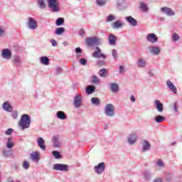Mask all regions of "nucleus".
I'll use <instances>...</instances> for the list:
<instances>
[{"label":"nucleus","instance_id":"nucleus-1","mask_svg":"<svg viewBox=\"0 0 182 182\" xmlns=\"http://www.w3.org/2000/svg\"><path fill=\"white\" fill-rule=\"evenodd\" d=\"M18 126L21 127L22 130L28 129L29 126H31V117L26 114L21 115V119L18 122Z\"/></svg>","mask_w":182,"mask_h":182},{"label":"nucleus","instance_id":"nucleus-2","mask_svg":"<svg viewBox=\"0 0 182 182\" xmlns=\"http://www.w3.org/2000/svg\"><path fill=\"white\" fill-rule=\"evenodd\" d=\"M48 4V8H50L51 12H59L60 9L59 8V1L58 0H47Z\"/></svg>","mask_w":182,"mask_h":182},{"label":"nucleus","instance_id":"nucleus-3","mask_svg":"<svg viewBox=\"0 0 182 182\" xmlns=\"http://www.w3.org/2000/svg\"><path fill=\"white\" fill-rule=\"evenodd\" d=\"M27 25L28 28L31 29L32 31H35V29H37L38 28V23H36V21H35V19H33L32 17L28 18Z\"/></svg>","mask_w":182,"mask_h":182},{"label":"nucleus","instance_id":"nucleus-4","mask_svg":"<svg viewBox=\"0 0 182 182\" xmlns=\"http://www.w3.org/2000/svg\"><path fill=\"white\" fill-rule=\"evenodd\" d=\"M105 114L107 116H114V106L112 104H108L105 107Z\"/></svg>","mask_w":182,"mask_h":182},{"label":"nucleus","instance_id":"nucleus-5","mask_svg":"<svg viewBox=\"0 0 182 182\" xmlns=\"http://www.w3.org/2000/svg\"><path fill=\"white\" fill-rule=\"evenodd\" d=\"M106 168V165L105 162H101L98 165L95 166V171L97 174H102L105 169Z\"/></svg>","mask_w":182,"mask_h":182},{"label":"nucleus","instance_id":"nucleus-6","mask_svg":"<svg viewBox=\"0 0 182 182\" xmlns=\"http://www.w3.org/2000/svg\"><path fill=\"white\" fill-rule=\"evenodd\" d=\"M53 169L59 171H68V166L66 164H56L53 165Z\"/></svg>","mask_w":182,"mask_h":182},{"label":"nucleus","instance_id":"nucleus-7","mask_svg":"<svg viewBox=\"0 0 182 182\" xmlns=\"http://www.w3.org/2000/svg\"><path fill=\"white\" fill-rule=\"evenodd\" d=\"M92 56L97 59H100V58L106 59V55L101 53V50L99 47L96 48V50L92 53Z\"/></svg>","mask_w":182,"mask_h":182},{"label":"nucleus","instance_id":"nucleus-8","mask_svg":"<svg viewBox=\"0 0 182 182\" xmlns=\"http://www.w3.org/2000/svg\"><path fill=\"white\" fill-rule=\"evenodd\" d=\"M146 41L151 43H156L159 42V38L154 33H149L146 36Z\"/></svg>","mask_w":182,"mask_h":182},{"label":"nucleus","instance_id":"nucleus-9","mask_svg":"<svg viewBox=\"0 0 182 182\" xmlns=\"http://www.w3.org/2000/svg\"><path fill=\"white\" fill-rule=\"evenodd\" d=\"M1 55L4 59L9 60L12 58V52L8 48H4L2 50Z\"/></svg>","mask_w":182,"mask_h":182},{"label":"nucleus","instance_id":"nucleus-10","mask_svg":"<svg viewBox=\"0 0 182 182\" xmlns=\"http://www.w3.org/2000/svg\"><path fill=\"white\" fill-rule=\"evenodd\" d=\"M74 106L77 109L82 106V96L76 95L74 100Z\"/></svg>","mask_w":182,"mask_h":182},{"label":"nucleus","instance_id":"nucleus-11","mask_svg":"<svg viewBox=\"0 0 182 182\" xmlns=\"http://www.w3.org/2000/svg\"><path fill=\"white\" fill-rule=\"evenodd\" d=\"M98 39L96 37H92V38H88L86 39L85 41V43L86 45H87L88 46H92V45L98 42Z\"/></svg>","mask_w":182,"mask_h":182},{"label":"nucleus","instance_id":"nucleus-12","mask_svg":"<svg viewBox=\"0 0 182 182\" xmlns=\"http://www.w3.org/2000/svg\"><path fill=\"white\" fill-rule=\"evenodd\" d=\"M161 12H164L165 15H168V16H173L174 15V12L171 9L168 7H164L161 9Z\"/></svg>","mask_w":182,"mask_h":182},{"label":"nucleus","instance_id":"nucleus-13","mask_svg":"<svg viewBox=\"0 0 182 182\" xmlns=\"http://www.w3.org/2000/svg\"><path fill=\"white\" fill-rule=\"evenodd\" d=\"M37 143H38V145L41 148V150H43V151L46 150V146H45V140L43 139L42 137H39L37 139Z\"/></svg>","mask_w":182,"mask_h":182},{"label":"nucleus","instance_id":"nucleus-14","mask_svg":"<svg viewBox=\"0 0 182 182\" xmlns=\"http://www.w3.org/2000/svg\"><path fill=\"white\" fill-rule=\"evenodd\" d=\"M166 85L168 86V87L170 89V90H171V92H173V93H177V88L176 87V86H174V84H173V82L170 80H168L166 82Z\"/></svg>","mask_w":182,"mask_h":182},{"label":"nucleus","instance_id":"nucleus-15","mask_svg":"<svg viewBox=\"0 0 182 182\" xmlns=\"http://www.w3.org/2000/svg\"><path fill=\"white\" fill-rule=\"evenodd\" d=\"M108 41L109 45H116V41H117V38L116 36L110 33L108 36Z\"/></svg>","mask_w":182,"mask_h":182},{"label":"nucleus","instance_id":"nucleus-16","mask_svg":"<svg viewBox=\"0 0 182 182\" xmlns=\"http://www.w3.org/2000/svg\"><path fill=\"white\" fill-rule=\"evenodd\" d=\"M126 20L127 21V22H129V23H130V25H132V26H137V21L133 18V17L130 16H127L126 18Z\"/></svg>","mask_w":182,"mask_h":182},{"label":"nucleus","instance_id":"nucleus-17","mask_svg":"<svg viewBox=\"0 0 182 182\" xmlns=\"http://www.w3.org/2000/svg\"><path fill=\"white\" fill-rule=\"evenodd\" d=\"M123 26V23L121 21H117L112 23L113 29H119Z\"/></svg>","mask_w":182,"mask_h":182},{"label":"nucleus","instance_id":"nucleus-18","mask_svg":"<svg viewBox=\"0 0 182 182\" xmlns=\"http://www.w3.org/2000/svg\"><path fill=\"white\" fill-rule=\"evenodd\" d=\"M136 139H137V136H136L135 134H132L128 138V143L129 144H134V143H136Z\"/></svg>","mask_w":182,"mask_h":182},{"label":"nucleus","instance_id":"nucleus-19","mask_svg":"<svg viewBox=\"0 0 182 182\" xmlns=\"http://www.w3.org/2000/svg\"><path fill=\"white\" fill-rule=\"evenodd\" d=\"M150 52L151 53H152L153 55H159L161 50H160V48L157 47V46H153L150 48Z\"/></svg>","mask_w":182,"mask_h":182},{"label":"nucleus","instance_id":"nucleus-20","mask_svg":"<svg viewBox=\"0 0 182 182\" xmlns=\"http://www.w3.org/2000/svg\"><path fill=\"white\" fill-rule=\"evenodd\" d=\"M3 109L6 112H12V106L10 105L9 102H5L3 104Z\"/></svg>","mask_w":182,"mask_h":182},{"label":"nucleus","instance_id":"nucleus-21","mask_svg":"<svg viewBox=\"0 0 182 182\" xmlns=\"http://www.w3.org/2000/svg\"><path fill=\"white\" fill-rule=\"evenodd\" d=\"M156 109L159 112H163V104L160 102V100H155L154 102Z\"/></svg>","mask_w":182,"mask_h":182},{"label":"nucleus","instance_id":"nucleus-22","mask_svg":"<svg viewBox=\"0 0 182 182\" xmlns=\"http://www.w3.org/2000/svg\"><path fill=\"white\" fill-rule=\"evenodd\" d=\"M108 70L106 68H102L101 70H100L99 71V75L100 76H101V77H106V76L107 75L108 73Z\"/></svg>","mask_w":182,"mask_h":182},{"label":"nucleus","instance_id":"nucleus-23","mask_svg":"<svg viewBox=\"0 0 182 182\" xmlns=\"http://www.w3.org/2000/svg\"><path fill=\"white\" fill-rule=\"evenodd\" d=\"M57 117H58V119H60V120H65L66 119V114H65V112L63 111H58L57 112Z\"/></svg>","mask_w":182,"mask_h":182},{"label":"nucleus","instance_id":"nucleus-24","mask_svg":"<svg viewBox=\"0 0 182 182\" xmlns=\"http://www.w3.org/2000/svg\"><path fill=\"white\" fill-rule=\"evenodd\" d=\"M15 146V143L12 141V138H8V141L6 143V148L7 149H12Z\"/></svg>","mask_w":182,"mask_h":182},{"label":"nucleus","instance_id":"nucleus-25","mask_svg":"<svg viewBox=\"0 0 182 182\" xmlns=\"http://www.w3.org/2000/svg\"><path fill=\"white\" fill-rule=\"evenodd\" d=\"M166 120V117L161 115H158L155 117V122L156 123H163Z\"/></svg>","mask_w":182,"mask_h":182},{"label":"nucleus","instance_id":"nucleus-26","mask_svg":"<svg viewBox=\"0 0 182 182\" xmlns=\"http://www.w3.org/2000/svg\"><path fill=\"white\" fill-rule=\"evenodd\" d=\"M14 153V150L10 149V150H4L3 151V156H4V157H11V156H12Z\"/></svg>","mask_w":182,"mask_h":182},{"label":"nucleus","instance_id":"nucleus-27","mask_svg":"<svg viewBox=\"0 0 182 182\" xmlns=\"http://www.w3.org/2000/svg\"><path fill=\"white\" fill-rule=\"evenodd\" d=\"M150 143H149L147 141H144V145H143V151H147V150H150Z\"/></svg>","mask_w":182,"mask_h":182},{"label":"nucleus","instance_id":"nucleus-28","mask_svg":"<svg viewBox=\"0 0 182 182\" xmlns=\"http://www.w3.org/2000/svg\"><path fill=\"white\" fill-rule=\"evenodd\" d=\"M96 87H93V86H88L86 88V93L87 95H92V93H93V92H95Z\"/></svg>","mask_w":182,"mask_h":182},{"label":"nucleus","instance_id":"nucleus-29","mask_svg":"<svg viewBox=\"0 0 182 182\" xmlns=\"http://www.w3.org/2000/svg\"><path fill=\"white\" fill-rule=\"evenodd\" d=\"M65 23V18H58L55 21V25L57 26H62Z\"/></svg>","mask_w":182,"mask_h":182},{"label":"nucleus","instance_id":"nucleus-30","mask_svg":"<svg viewBox=\"0 0 182 182\" xmlns=\"http://www.w3.org/2000/svg\"><path fill=\"white\" fill-rule=\"evenodd\" d=\"M31 156L34 161H39V152H33Z\"/></svg>","mask_w":182,"mask_h":182},{"label":"nucleus","instance_id":"nucleus-31","mask_svg":"<svg viewBox=\"0 0 182 182\" xmlns=\"http://www.w3.org/2000/svg\"><path fill=\"white\" fill-rule=\"evenodd\" d=\"M41 63H43V65H49V58H48L46 56L41 57Z\"/></svg>","mask_w":182,"mask_h":182},{"label":"nucleus","instance_id":"nucleus-32","mask_svg":"<svg viewBox=\"0 0 182 182\" xmlns=\"http://www.w3.org/2000/svg\"><path fill=\"white\" fill-rule=\"evenodd\" d=\"M91 82L92 83H93V85H99V83H100V80H99V77H97V76L92 75Z\"/></svg>","mask_w":182,"mask_h":182},{"label":"nucleus","instance_id":"nucleus-33","mask_svg":"<svg viewBox=\"0 0 182 182\" xmlns=\"http://www.w3.org/2000/svg\"><path fill=\"white\" fill-rule=\"evenodd\" d=\"M140 9H141L142 12H147V11H149L147 5L143 2L140 3Z\"/></svg>","mask_w":182,"mask_h":182},{"label":"nucleus","instance_id":"nucleus-34","mask_svg":"<svg viewBox=\"0 0 182 182\" xmlns=\"http://www.w3.org/2000/svg\"><path fill=\"white\" fill-rule=\"evenodd\" d=\"M62 33H65V28L60 27L55 29V35H62Z\"/></svg>","mask_w":182,"mask_h":182},{"label":"nucleus","instance_id":"nucleus-35","mask_svg":"<svg viewBox=\"0 0 182 182\" xmlns=\"http://www.w3.org/2000/svg\"><path fill=\"white\" fill-rule=\"evenodd\" d=\"M137 65L139 68H144V66H146V60L139 59L138 60Z\"/></svg>","mask_w":182,"mask_h":182},{"label":"nucleus","instance_id":"nucleus-36","mask_svg":"<svg viewBox=\"0 0 182 182\" xmlns=\"http://www.w3.org/2000/svg\"><path fill=\"white\" fill-rule=\"evenodd\" d=\"M110 87L112 92H117L119 90V85L116 83H112Z\"/></svg>","mask_w":182,"mask_h":182},{"label":"nucleus","instance_id":"nucleus-37","mask_svg":"<svg viewBox=\"0 0 182 182\" xmlns=\"http://www.w3.org/2000/svg\"><path fill=\"white\" fill-rule=\"evenodd\" d=\"M91 102L93 105H96V106H98V105H100V100H99V98L92 97L91 99Z\"/></svg>","mask_w":182,"mask_h":182},{"label":"nucleus","instance_id":"nucleus-38","mask_svg":"<svg viewBox=\"0 0 182 182\" xmlns=\"http://www.w3.org/2000/svg\"><path fill=\"white\" fill-rule=\"evenodd\" d=\"M114 19H116V17L114 16V15H113V14H109V15L107 17V22H113V21H114Z\"/></svg>","mask_w":182,"mask_h":182},{"label":"nucleus","instance_id":"nucleus-39","mask_svg":"<svg viewBox=\"0 0 182 182\" xmlns=\"http://www.w3.org/2000/svg\"><path fill=\"white\" fill-rule=\"evenodd\" d=\"M38 5L41 9L46 8V5L45 4V1L38 0Z\"/></svg>","mask_w":182,"mask_h":182},{"label":"nucleus","instance_id":"nucleus-40","mask_svg":"<svg viewBox=\"0 0 182 182\" xmlns=\"http://www.w3.org/2000/svg\"><path fill=\"white\" fill-rule=\"evenodd\" d=\"M13 62L14 63H15V65H21V58L18 56L14 57L13 59Z\"/></svg>","mask_w":182,"mask_h":182},{"label":"nucleus","instance_id":"nucleus-41","mask_svg":"<svg viewBox=\"0 0 182 182\" xmlns=\"http://www.w3.org/2000/svg\"><path fill=\"white\" fill-rule=\"evenodd\" d=\"M178 39H180V36H178V34L176 33H173L172 36V41L173 42H177V41H178Z\"/></svg>","mask_w":182,"mask_h":182},{"label":"nucleus","instance_id":"nucleus-42","mask_svg":"<svg viewBox=\"0 0 182 182\" xmlns=\"http://www.w3.org/2000/svg\"><path fill=\"white\" fill-rule=\"evenodd\" d=\"M23 167L25 168V170H28L29 167H31V164H29V162L28 161H24L23 163Z\"/></svg>","mask_w":182,"mask_h":182},{"label":"nucleus","instance_id":"nucleus-43","mask_svg":"<svg viewBox=\"0 0 182 182\" xmlns=\"http://www.w3.org/2000/svg\"><path fill=\"white\" fill-rule=\"evenodd\" d=\"M52 154L55 159H60V154L58 151H53Z\"/></svg>","mask_w":182,"mask_h":182},{"label":"nucleus","instance_id":"nucleus-44","mask_svg":"<svg viewBox=\"0 0 182 182\" xmlns=\"http://www.w3.org/2000/svg\"><path fill=\"white\" fill-rule=\"evenodd\" d=\"M14 133V129L12 128H9L6 130V132H5V134H7L8 136H11V134Z\"/></svg>","mask_w":182,"mask_h":182},{"label":"nucleus","instance_id":"nucleus-45","mask_svg":"<svg viewBox=\"0 0 182 182\" xmlns=\"http://www.w3.org/2000/svg\"><path fill=\"white\" fill-rule=\"evenodd\" d=\"M97 4L100 6H102V5H105V4H106V1H104V0H97Z\"/></svg>","mask_w":182,"mask_h":182},{"label":"nucleus","instance_id":"nucleus-46","mask_svg":"<svg viewBox=\"0 0 182 182\" xmlns=\"http://www.w3.org/2000/svg\"><path fill=\"white\" fill-rule=\"evenodd\" d=\"M112 55L114 59H117V51L115 49L112 50Z\"/></svg>","mask_w":182,"mask_h":182},{"label":"nucleus","instance_id":"nucleus-47","mask_svg":"<svg viewBox=\"0 0 182 182\" xmlns=\"http://www.w3.org/2000/svg\"><path fill=\"white\" fill-rule=\"evenodd\" d=\"M80 63L81 65H87V60L86 59H85V58L80 59Z\"/></svg>","mask_w":182,"mask_h":182},{"label":"nucleus","instance_id":"nucleus-48","mask_svg":"<svg viewBox=\"0 0 182 182\" xmlns=\"http://www.w3.org/2000/svg\"><path fill=\"white\" fill-rule=\"evenodd\" d=\"M157 164L159 167H164V164L163 163V161L161 159H159Z\"/></svg>","mask_w":182,"mask_h":182},{"label":"nucleus","instance_id":"nucleus-49","mask_svg":"<svg viewBox=\"0 0 182 182\" xmlns=\"http://www.w3.org/2000/svg\"><path fill=\"white\" fill-rule=\"evenodd\" d=\"M12 117L13 119H18V112L14 111L12 112Z\"/></svg>","mask_w":182,"mask_h":182},{"label":"nucleus","instance_id":"nucleus-50","mask_svg":"<svg viewBox=\"0 0 182 182\" xmlns=\"http://www.w3.org/2000/svg\"><path fill=\"white\" fill-rule=\"evenodd\" d=\"M50 42L53 46H58V42H56L55 39H52Z\"/></svg>","mask_w":182,"mask_h":182},{"label":"nucleus","instance_id":"nucleus-51","mask_svg":"<svg viewBox=\"0 0 182 182\" xmlns=\"http://www.w3.org/2000/svg\"><path fill=\"white\" fill-rule=\"evenodd\" d=\"M75 52H76V53H82V48H79V47L76 48Z\"/></svg>","mask_w":182,"mask_h":182},{"label":"nucleus","instance_id":"nucleus-52","mask_svg":"<svg viewBox=\"0 0 182 182\" xmlns=\"http://www.w3.org/2000/svg\"><path fill=\"white\" fill-rule=\"evenodd\" d=\"M119 73H124V68L122 65L119 66Z\"/></svg>","mask_w":182,"mask_h":182},{"label":"nucleus","instance_id":"nucleus-53","mask_svg":"<svg viewBox=\"0 0 182 182\" xmlns=\"http://www.w3.org/2000/svg\"><path fill=\"white\" fill-rule=\"evenodd\" d=\"M4 33H5V30H4V28H2V27H0V36H2V35H4Z\"/></svg>","mask_w":182,"mask_h":182},{"label":"nucleus","instance_id":"nucleus-54","mask_svg":"<svg viewBox=\"0 0 182 182\" xmlns=\"http://www.w3.org/2000/svg\"><path fill=\"white\" fill-rule=\"evenodd\" d=\"M173 110L174 112H178V110L177 109V102L173 103Z\"/></svg>","mask_w":182,"mask_h":182},{"label":"nucleus","instance_id":"nucleus-55","mask_svg":"<svg viewBox=\"0 0 182 182\" xmlns=\"http://www.w3.org/2000/svg\"><path fill=\"white\" fill-rule=\"evenodd\" d=\"M154 182H163V180L161 179V178H157L154 179Z\"/></svg>","mask_w":182,"mask_h":182},{"label":"nucleus","instance_id":"nucleus-56","mask_svg":"<svg viewBox=\"0 0 182 182\" xmlns=\"http://www.w3.org/2000/svg\"><path fill=\"white\" fill-rule=\"evenodd\" d=\"M52 140L53 141H58V140H59V136H53Z\"/></svg>","mask_w":182,"mask_h":182},{"label":"nucleus","instance_id":"nucleus-57","mask_svg":"<svg viewBox=\"0 0 182 182\" xmlns=\"http://www.w3.org/2000/svg\"><path fill=\"white\" fill-rule=\"evenodd\" d=\"M80 35L81 36H83L85 35V30L82 29L80 31Z\"/></svg>","mask_w":182,"mask_h":182},{"label":"nucleus","instance_id":"nucleus-58","mask_svg":"<svg viewBox=\"0 0 182 182\" xmlns=\"http://www.w3.org/2000/svg\"><path fill=\"white\" fill-rule=\"evenodd\" d=\"M131 100H132V102H136V97H134V95H132L131 96Z\"/></svg>","mask_w":182,"mask_h":182},{"label":"nucleus","instance_id":"nucleus-59","mask_svg":"<svg viewBox=\"0 0 182 182\" xmlns=\"http://www.w3.org/2000/svg\"><path fill=\"white\" fill-rule=\"evenodd\" d=\"M55 147H59V144H54Z\"/></svg>","mask_w":182,"mask_h":182}]
</instances>
